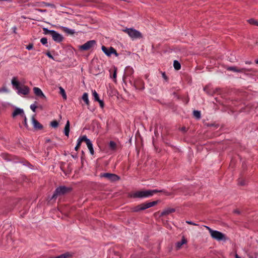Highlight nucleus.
Returning a JSON list of instances; mask_svg holds the SVG:
<instances>
[{"label":"nucleus","instance_id":"a211bd4d","mask_svg":"<svg viewBox=\"0 0 258 258\" xmlns=\"http://www.w3.org/2000/svg\"><path fill=\"white\" fill-rule=\"evenodd\" d=\"M64 134L66 136L68 137L69 136L70 132V122L69 120L67 121L66 124L64 129Z\"/></svg>","mask_w":258,"mask_h":258},{"label":"nucleus","instance_id":"c9c22d12","mask_svg":"<svg viewBox=\"0 0 258 258\" xmlns=\"http://www.w3.org/2000/svg\"><path fill=\"white\" fill-rule=\"evenodd\" d=\"M33 48V44L32 43H30L26 46V49L28 50H31Z\"/></svg>","mask_w":258,"mask_h":258},{"label":"nucleus","instance_id":"2eb2a0df","mask_svg":"<svg viewBox=\"0 0 258 258\" xmlns=\"http://www.w3.org/2000/svg\"><path fill=\"white\" fill-rule=\"evenodd\" d=\"M32 122L33 125V126L36 129H41L42 128V126L40 124V123L36 120L34 116L32 117Z\"/></svg>","mask_w":258,"mask_h":258},{"label":"nucleus","instance_id":"bb28decb","mask_svg":"<svg viewBox=\"0 0 258 258\" xmlns=\"http://www.w3.org/2000/svg\"><path fill=\"white\" fill-rule=\"evenodd\" d=\"M59 89L60 90V93L62 95L63 99H67V95L66 94L64 90L61 87H60L59 88Z\"/></svg>","mask_w":258,"mask_h":258},{"label":"nucleus","instance_id":"58836bf2","mask_svg":"<svg viewBox=\"0 0 258 258\" xmlns=\"http://www.w3.org/2000/svg\"><path fill=\"white\" fill-rule=\"evenodd\" d=\"M186 223L188 224H190V225H195V226H198V225L197 224L195 223H194V222H192V221H186Z\"/></svg>","mask_w":258,"mask_h":258},{"label":"nucleus","instance_id":"423d86ee","mask_svg":"<svg viewBox=\"0 0 258 258\" xmlns=\"http://www.w3.org/2000/svg\"><path fill=\"white\" fill-rule=\"evenodd\" d=\"M101 49L103 52L108 56H110L112 54H114L115 56L118 55L116 50L112 47L107 48L104 46L101 47Z\"/></svg>","mask_w":258,"mask_h":258},{"label":"nucleus","instance_id":"6e6552de","mask_svg":"<svg viewBox=\"0 0 258 258\" xmlns=\"http://www.w3.org/2000/svg\"><path fill=\"white\" fill-rule=\"evenodd\" d=\"M227 70L231 71H233L234 72H237V73H245L246 72H250L251 70L250 69H245V68H242L240 69H237L235 67H227Z\"/></svg>","mask_w":258,"mask_h":258},{"label":"nucleus","instance_id":"f03ea898","mask_svg":"<svg viewBox=\"0 0 258 258\" xmlns=\"http://www.w3.org/2000/svg\"><path fill=\"white\" fill-rule=\"evenodd\" d=\"M208 230L211 237L217 241H226L228 239L226 235L219 231L214 230L207 226H204Z\"/></svg>","mask_w":258,"mask_h":258},{"label":"nucleus","instance_id":"a18cd8bd","mask_svg":"<svg viewBox=\"0 0 258 258\" xmlns=\"http://www.w3.org/2000/svg\"><path fill=\"white\" fill-rule=\"evenodd\" d=\"M162 76L165 80H167V77L166 76L164 73L162 74Z\"/></svg>","mask_w":258,"mask_h":258},{"label":"nucleus","instance_id":"0eeeda50","mask_svg":"<svg viewBox=\"0 0 258 258\" xmlns=\"http://www.w3.org/2000/svg\"><path fill=\"white\" fill-rule=\"evenodd\" d=\"M101 176L106 177L111 181H115L118 180L120 178L117 175L109 173H103Z\"/></svg>","mask_w":258,"mask_h":258},{"label":"nucleus","instance_id":"9b49d317","mask_svg":"<svg viewBox=\"0 0 258 258\" xmlns=\"http://www.w3.org/2000/svg\"><path fill=\"white\" fill-rule=\"evenodd\" d=\"M175 212V209L173 208H166L164 209L162 212L161 213L160 216H165L168 215L172 213H174Z\"/></svg>","mask_w":258,"mask_h":258},{"label":"nucleus","instance_id":"393cba45","mask_svg":"<svg viewBox=\"0 0 258 258\" xmlns=\"http://www.w3.org/2000/svg\"><path fill=\"white\" fill-rule=\"evenodd\" d=\"M78 140H80V142L85 141L86 144L87 143H89L90 141H91L89 139L87 138L86 136H84L81 138H79Z\"/></svg>","mask_w":258,"mask_h":258},{"label":"nucleus","instance_id":"ea45409f","mask_svg":"<svg viewBox=\"0 0 258 258\" xmlns=\"http://www.w3.org/2000/svg\"><path fill=\"white\" fill-rule=\"evenodd\" d=\"M9 91L6 88H3L2 89H0V93L1 92H8Z\"/></svg>","mask_w":258,"mask_h":258},{"label":"nucleus","instance_id":"aec40b11","mask_svg":"<svg viewBox=\"0 0 258 258\" xmlns=\"http://www.w3.org/2000/svg\"><path fill=\"white\" fill-rule=\"evenodd\" d=\"M109 147L111 150L115 151L116 149V144L114 141H110Z\"/></svg>","mask_w":258,"mask_h":258},{"label":"nucleus","instance_id":"f704fd0d","mask_svg":"<svg viewBox=\"0 0 258 258\" xmlns=\"http://www.w3.org/2000/svg\"><path fill=\"white\" fill-rule=\"evenodd\" d=\"M36 108L37 106L35 104H33L30 105V108L32 110L33 112H35Z\"/></svg>","mask_w":258,"mask_h":258},{"label":"nucleus","instance_id":"9d476101","mask_svg":"<svg viewBox=\"0 0 258 258\" xmlns=\"http://www.w3.org/2000/svg\"><path fill=\"white\" fill-rule=\"evenodd\" d=\"M51 32V35L53 39L55 41L60 42L62 40V36L60 34L58 33L56 31H50Z\"/></svg>","mask_w":258,"mask_h":258},{"label":"nucleus","instance_id":"2f4dec72","mask_svg":"<svg viewBox=\"0 0 258 258\" xmlns=\"http://www.w3.org/2000/svg\"><path fill=\"white\" fill-rule=\"evenodd\" d=\"M40 42L42 44L45 45L47 43V39L46 38H42L40 40Z\"/></svg>","mask_w":258,"mask_h":258},{"label":"nucleus","instance_id":"7ed1b4c3","mask_svg":"<svg viewBox=\"0 0 258 258\" xmlns=\"http://www.w3.org/2000/svg\"><path fill=\"white\" fill-rule=\"evenodd\" d=\"M128 36L133 39L141 38L142 37V33L139 31L133 28H126L123 30Z\"/></svg>","mask_w":258,"mask_h":258},{"label":"nucleus","instance_id":"f257e3e1","mask_svg":"<svg viewBox=\"0 0 258 258\" xmlns=\"http://www.w3.org/2000/svg\"><path fill=\"white\" fill-rule=\"evenodd\" d=\"M162 192L165 196H170L171 194L165 190H158L157 189L154 190H140L133 193L131 197L133 198H145L152 196L154 194L157 192Z\"/></svg>","mask_w":258,"mask_h":258},{"label":"nucleus","instance_id":"5701e85b","mask_svg":"<svg viewBox=\"0 0 258 258\" xmlns=\"http://www.w3.org/2000/svg\"><path fill=\"white\" fill-rule=\"evenodd\" d=\"M157 201H153L149 203H145L146 205L147 209L149 208L150 207H153L157 204Z\"/></svg>","mask_w":258,"mask_h":258},{"label":"nucleus","instance_id":"79ce46f5","mask_svg":"<svg viewBox=\"0 0 258 258\" xmlns=\"http://www.w3.org/2000/svg\"><path fill=\"white\" fill-rule=\"evenodd\" d=\"M34 6H38V7H43V4H41V3H37L36 4H35Z\"/></svg>","mask_w":258,"mask_h":258},{"label":"nucleus","instance_id":"cd10ccee","mask_svg":"<svg viewBox=\"0 0 258 258\" xmlns=\"http://www.w3.org/2000/svg\"><path fill=\"white\" fill-rule=\"evenodd\" d=\"M193 113L194 116L197 118L200 119L201 118V112L199 111L195 110Z\"/></svg>","mask_w":258,"mask_h":258},{"label":"nucleus","instance_id":"864d4df0","mask_svg":"<svg viewBox=\"0 0 258 258\" xmlns=\"http://www.w3.org/2000/svg\"><path fill=\"white\" fill-rule=\"evenodd\" d=\"M46 141H47V142H50V140H49V139H47V140H46Z\"/></svg>","mask_w":258,"mask_h":258},{"label":"nucleus","instance_id":"f8f14e48","mask_svg":"<svg viewBox=\"0 0 258 258\" xmlns=\"http://www.w3.org/2000/svg\"><path fill=\"white\" fill-rule=\"evenodd\" d=\"M18 90V93L19 94L27 95L30 92L29 88L27 86L19 87Z\"/></svg>","mask_w":258,"mask_h":258},{"label":"nucleus","instance_id":"09e8293b","mask_svg":"<svg viewBox=\"0 0 258 258\" xmlns=\"http://www.w3.org/2000/svg\"><path fill=\"white\" fill-rule=\"evenodd\" d=\"M12 0H0V1H7V2H10V1H11Z\"/></svg>","mask_w":258,"mask_h":258},{"label":"nucleus","instance_id":"4468645a","mask_svg":"<svg viewBox=\"0 0 258 258\" xmlns=\"http://www.w3.org/2000/svg\"><path fill=\"white\" fill-rule=\"evenodd\" d=\"M186 242H187L186 239L185 238V237L184 236H182L181 241L180 242H177L175 244V247H176V249H177V250L179 249L181 247L182 245L183 244H186Z\"/></svg>","mask_w":258,"mask_h":258},{"label":"nucleus","instance_id":"c85d7f7f","mask_svg":"<svg viewBox=\"0 0 258 258\" xmlns=\"http://www.w3.org/2000/svg\"><path fill=\"white\" fill-rule=\"evenodd\" d=\"M41 4H43V6L50 7L53 8H55V6L52 4L47 3L45 2H41Z\"/></svg>","mask_w":258,"mask_h":258},{"label":"nucleus","instance_id":"b1692460","mask_svg":"<svg viewBox=\"0 0 258 258\" xmlns=\"http://www.w3.org/2000/svg\"><path fill=\"white\" fill-rule=\"evenodd\" d=\"M173 66L175 70H178L180 69V63L177 60H174L173 62Z\"/></svg>","mask_w":258,"mask_h":258},{"label":"nucleus","instance_id":"49530a36","mask_svg":"<svg viewBox=\"0 0 258 258\" xmlns=\"http://www.w3.org/2000/svg\"><path fill=\"white\" fill-rule=\"evenodd\" d=\"M235 258H241L238 254H235Z\"/></svg>","mask_w":258,"mask_h":258},{"label":"nucleus","instance_id":"3c124183","mask_svg":"<svg viewBox=\"0 0 258 258\" xmlns=\"http://www.w3.org/2000/svg\"><path fill=\"white\" fill-rule=\"evenodd\" d=\"M234 212L235 213H239V212L237 210H235Z\"/></svg>","mask_w":258,"mask_h":258},{"label":"nucleus","instance_id":"e433bc0d","mask_svg":"<svg viewBox=\"0 0 258 258\" xmlns=\"http://www.w3.org/2000/svg\"><path fill=\"white\" fill-rule=\"evenodd\" d=\"M43 30L44 31L45 34H50L51 35V32L50 31H54V30H49L47 28H43Z\"/></svg>","mask_w":258,"mask_h":258},{"label":"nucleus","instance_id":"dca6fc26","mask_svg":"<svg viewBox=\"0 0 258 258\" xmlns=\"http://www.w3.org/2000/svg\"><path fill=\"white\" fill-rule=\"evenodd\" d=\"M35 94L37 96L45 97V95L43 93L41 89L38 87H34L33 88Z\"/></svg>","mask_w":258,"mask_h":258},{"label":"nucleus","instance_id":"f3484780","mask_svg":"<svg viewBox=\"0 0 258 258\" xmlns=\"http://www.w3.org/2000/svg\"><path fill=\"white\" fill-rule=\"evenodd\" d=\"M61 28L64 32L68 33V34L73 35L75 33V31L73 29H71L66 27H62Z\"/></svg>","mask_w":258,"mask_h":258},{"label":"nucleus","instance_id":"de8ad7c7","mask_svg":"<svg viewBox=\"0 0 258 258\" xmlns=\"http://www.w3.org/2000/svg\"><path fill=\"white\" fill-rule=\"evenodd\" d=\"M246 64H251V61H246L245 62Z\"/></svg>","mask_w":258,"mask_h":258},{"label":"nucleus","instance_id":"a878e982","mask_svg":"<svg viewBox=\"0 0 258 258\" xmlns=\"http://www.w3.org/2000/svg\"><path fill=\"white\" fill-rule=\"evenodd\" d=\"M92 94H93V97L94 98V99L96 101H98L100 100L99 97V95H98V93H97V92L95 90H93L92 91Z\"/></svg>","mask_w":258,"mask_h":258},{"label":"nucleus","instance_id":"6ab92c4d","mask_svg":"<svg viewBox=\"0 0 258 258\" xmlns=\"http://www.w3.org/2000/svg\"><path fill=\"white\" fill-rule=\"evenodd\" d=\"M87 144V147L90 151V154L92 155H94V151L93 149V145L92 144L91 141H90L89 143H87V144Z\"/></svg>","mask_w":258,"mask_h":258},{"label":"nucleus","instance_id":"39448f33","mask_svg":"<svg viewBox=\"0 0 258 258\" xmlns=\"http://www.w3.org/2000/svg\"><path fill=\"white\" fill-rule=\"evenodd\" d=\"M70 189L65 186H60L57 187L55 189L54 193L52 196V198H56L58 196L64 195Z\"/></svg>","mask_w":258,"mask_h":258},{"label":"nucleus","instance_id":"4c0bfd02","mask_svg":"<svg viewBox=\"0 0 258 258\" xmlns=\"http://www.w3.org/2000/svg\"><path fill=\"white\" fill-rule=\"evenodd\" d=\"M98 102H99L100 107L101 108H103L104 107V103H103V100L100 99Z\"/></svg>","mask_w":258,"mask_h":258},{"label":"nucleus","instance_id":"c03bdc74","mask_svg":"<svg viewBox=\"0 0 258 258\" xmlns=\"http://www.w3.org/2000/svg\"><path fill=\"white\" fill-rule=\"evenodd\" d=\"M47 55L50 58L53 59V57L49 53H47Z\"/></svg>","mask_w":258,"mask_h":258},{"label":"nucleus","instance_id":"4be33fe9","mask_svg":"<svg viewBox=\"0 0 258 258\" xmlns=\"http://www.w3.org/2000/svg\"><path fill=\"white\" fill-rule=\"evenodd\" d=\"M83 100L85 102L87 105H89V101L88 99V95L87 93H84L82 96Z\"/></svg>","mask_w":258,"mask_h":258},{"label":"nucleus","instance_id":"7c9ffc66","mask_svg":"<svg viewBox=\"0 0 258 258\" xmlns=\"http://www.w3.org/2000/svg\"><path fill=\"white\" fill-rule=\"evenodd\" d=\"M81 143L82 142H80V140H78V141H77V144L75 148V150L76 151H78V149L80 148V147L81 146Z\"/></svg>","mask_w":258,"mask_h":258},{"label":"nucleus","instance_id":"603ef678","mask_svg":"<svg viewBox=\"0 0 258 258\" xmlns=\"http://www.w3.org/2000/svg\"><path fill=\"white\" fill-rule=\"evenodd\" d=\"M255 62H256L257 64H258V59H257V60H255Z\"/></svg>","mask_w":258,"mask_h":258},{"label":"nucleus","instance_id":"20e7f679","mask_svg":"<svg viewBox=\"0 0 258 258\" xmlns=\"http://www.w3.org/2000/svg\"><path fill=\"white\" fill-rule=\"evenodd\" d=\"M96 44L95 40H90L86 42L82 45L79 46V49L81 50H87L91 48Z\"/></svg>","mask_w":258,"mask_h":258},{"label":"nucleus","instance_id":"1a4fd4ad","mask_svg":"<svg viewBox=\"0 0 258 258\" xmlns=\"http://www.w3.org/2000/svg\"><path fill=\"white\" fill-rule=\"evenodd\" d=\"M17 115H20L22 117L25 115L24 111L23 109L20 108H16L12 113L13 118L16 117Z\"/></svg>","mask_w":258,"mask_h":258},{"label":"nucleus","instance_id":"ddd939ff","mask_svg":"<svg viewBox=\"0 0 258 258\" xmlns=\"http://www.w3.org/2000/svg\"><path fill=\"white\" fill-rule=\"evenodd\" d=\"M145 209H147V208H146V205L145 203H144L141 204L140 205H139L136 206L135 207H134L133 211L134 212H139L142 210H144Z\"/></svg>","mask_w":258,"mask_h":258},{"label":"nucleus","instance_id":"37998d69","mask_svg":"<svg viewBox=\"0 0 258 258\" xmlns=\"http://www.w3.org/2000/svg\"><path fill=\"white\" fill-rule=\"evenodd\" d=\"M36 11H38V12H46V11L45 10H41V9H36Z\"/></svg>","mask_w":258,"mask_h":258},{"label":"nucleus","instance_id":"c756f323","mask_svg":"<svg viewBox=\"0 0 258 258\" xmlns=\"http://www.w3.org/2000/svg\"><path fill=\"white\" fill-rule=\"evenodd\" d=\"M50 125L52 127L56 128L58 125V123L56 120H53L51 122Z\"/></svg>","mask_w":258,"mask_h":258},{"label":"nucleus","instance_id":"a19ab883","mask_svg":"<svg viewBox=\"0 0 258 258\" xmlns=\"http://www.w3.org/2000/svg\"><path fill=\"white\" fill-rule=\"evenodd\" d=\"M116 74H117V70H116V69H115L114 70L113 75V77L114 79H116Z\"/></svg>","mask_w":258,"mask_h":258},{"label":"nucleus","instance_id":"473e14b6","mask_svg":"<svg viewBox=\"0 0 258 258\" xmlns=\"http://www.w3.org/2000/svg\"><path fill=\"white\" fill-rule=\"evenodd\" d=\"M249 22L250 23V24H254V25H257L258 26V22L253 20V19H250L249 20Z\"/></svg>","mask_w":258,"mask_h":258},{"label":"nucleus","instance_id":"72a5a7b5","mask_svg":"<svg viewBox=\"0 0 258 258\" xmlns=\"http://www.w3.org/2000/svg\"><path fill=\"white\" fill-rule=\"evenodd\" d=\"M23 118H24V125L25 126V127H28V124L27 119V117H26V115L23 116Z\"/></svg>","mask_w":258,"mask_h":258},{"label":"nucleus","instance_id":"8fccbe9b","mask_svg":"<svg viewBox=\"0 0 258 258\" xmlns=\"http://www.w3.org/2000/svg\"><path fill=\"white\" fill-rule=\"evenodd\" d=\"M16 27H14V32L16 33Z\"/></svg>","mask_w":258,"mask_h":258},{"label":"nucleus","instance_id":"412c9836","mask_svg":"<svg viewBox=\"0 0 258 258\" xmlns=\"http://www.w3.org/2000/svg\"><path fill=\"white\" fill-rule=\"evenodd\" d=\"M12 84L13 86H15L16 87V88L17 89H18L20 87H19V82L17 81V80L16 79V78H13V79L12 80Z\"/></svg>","mask_w":258,"mask_h":258}]
</instances>
